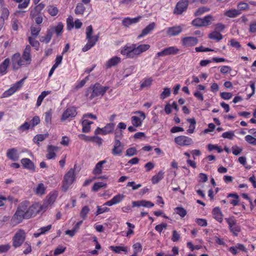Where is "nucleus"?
<instances>
[{
  "instance_id": "1",
  "label": "nucleus",
  "mask_w": 256,
  "mask_h": 256,
  "mask_svg": "<svg viewBox=\"0 0 256 256\" xmlns=\"http://www.w3.org/2000/svg\"><path fill=\"white\" fill-rule=\"evenodd\" d=\"M42 210V206L36 202L32 204L28 200L21 202L18 205L11 219V223L15 226L21 223L24 220H28L35 216Z\"/></svg>"
},
{
  "instance_id": "2",
  "label": "nucleus",
  "mask_w": 256,
  "mask_h": 256,
  "mask_svg": "<svg viewBox=\"0 0 256 256\" xmlns=\"http://www.w3.org/2000/svg\"><path fill=\"white\" fill-rule=\"evenodd\" d=\"M150 48V45L148 44H142L138 46L136 44H126L120 48V52L126 58L134 59Z\"/></svg>"
},
{
  "instance_id": "3",
  "label": "nucleus",
  "mask_w": 256,
  "mask_h": 256,
  "mask_svg": "<svg viewBox=\"0 0 256 256\" xmlns=\"http://www.w3.org/2000/svg\"><path fill=\"white\" fill-rule=\"evenodd\" d=\"M109 88L108 86H102L96 82L90 85L86 90L84 96L88 101H90L99 96H102Z\"/></svg>"
},
{
  "instance_id": "4",
  "label": "nucleus",
  "mask_w": 256,
  "mask_h": 256,
  "mask_svg": "<svg viewBox=\"0 0 256 256\" xmlns=\"http://www.w3.org/2000/svg\"><path fill=\"white\" fill-rule=\"evenodd\" d=\"M93 28L92 25H90L86 28V39L88 40V42L82 48V51L83 52H86L90 50L92 47L95 46L96 42L98 41L100 34L92 36Z\"/></svg>"
},
{
  "instance_id": "5",
  "label": "nucleus",
  "mask_w": 256,
  "mask_h": 256,
  "mask_svg": "<svg viewBox=\"0 0 256 256\" xmlns=\"http://www.w3.org/2000/svg\"><path fill=\"white\" fill-rule=\"evenodd\" d=\"M76 164H75L73 168H70L68 171L64 174L62 182V190L66 192L69 188L70 186L76 180Z\"/></svg>"
},
{
  "instance_id": "6",
  "label": "nucleus",
  "mask_w": 256,
  "mask_h": 256,
  "mask_svg": "<svg viewBox=\"0 0 256 256\" xmlns=\"http://www.w3.org/2000/svg\"><path fill=\"white\" fill-rule=\"evenodd\" d=\"M26 233L22 229H19L12 238V246L14 248L20 247L26 240Z\"/></svg>"
},
{
  "instance_id": "7",
  "label": "nucleus",
  "mask_w": 256,
  "mask_h": 256,
  "mask_svg": "<svg viewBox=\"0 0 256 256\" xmlns=\"http://www.w3.org/2000/svg\"><path fill=\"white\" fill-rule=\"evenodd\" d=\"M26 78V77L20 80L17 82H16L12 84L10 88L4 91L2 93V98H8L12 95L14 92H16L17 90H20L22 87V86L24 84V82Z\"/></svg>"
},
{
  "instance_id": "8",
  "label": "nucleus",
  "mask_w": 256,
  "mask_h": 256,
  "mask_svg": "<svg viewBox=\"0 0 256 256\" xmlns=\"http://www.w3.org/2000/svg\"><path fill=\"white\" fill-rule=\"evenodd\" d=\"M134 114H138L139 116H132L131 122L132 126L136 128H138L142 126L143 120L146 118V114L142 111H136Z\"/></svg>"
},
{
  "instance_id": "9",
  "label": "nucleus",
  "mask_w": 256,
  "mask_h": 256,
  "mask_svg": "<svg viewBox=\"0 0 256 256\" xmlns=\"http://www.w3.org/2000/svg\"><path fill=\"white\" fill-rule=\"evenodd\" d=\"M115 128V124L113 122H110L107 124L104 128H97L95 131V134H102L106 135L112 133L114 131Z\"/></svg>"
},
{
  "instance_id": "10",
  "label": "nucleus",
  "mask_w": 256,
  "mask_h": 256,
  "mask_svg": "<svg viewBox=\"0 0 256 256\" xmlns=\"http://www.w3.org/2000/svg\"><path fill=\"white\" fill-rule=\"evenodd\" d=\"M189 2L188 0H180L178 1L174 10V13L178 15L182 14L188 9Z\"/></svg>"
},
{
  "instance_id": "11",
  "label": "nucleus",
  "mask_w": 256,
  "mask_h": 256,
  "mask_svg": "<svg viewBox=\"0 0 256 256\" xmlns=\"http://www.w3.org/2000/svg\"><path fill=\"white\" fill-rule=\"evenodd\" d=\"M31 50L30 46L26 45L21 56V58L24 66L29 65L32 62Z\"/></svg>"
},
{
  "instance_id": "12",
  "label": "nucleus",
  "mask_w": 256,
  "mask_h": 256,
  "mask_svg": "<svg viewBox=\"0 0 256 256\" xmlns=\"http://www.w3.org/2000/svg\"><path fill=\"white\" fill-rule=\"evenodd\" d=\"M180 51V50L176 46H172L164 48L161 52H158L155 58H158L160 56H164L169 55H174L177 54Z\"/></svg>"
},
{
  "instance_id": "13",
  "label": "nucleus",
  "mask_w": 256,
  "mask_h": 256,
  "mask_svg": "<svg viewBox=\"0 0 256 256\" xmlns=\"http://www.w3.org/2000/svg\"><path fill=\"white\" fill-rule=\"evenodd\" d=\"M174 142L178 145L181 146H187L193 144L192 140L186 136H180L176 137Z\"/></svg>"
},
{
  "instance_id": "14",
  "label": "nucleus",
  "mask_w": 256,
  "mask_h": 256,
  "mask_svg": "<svg viewBox=\"0 0 256 256\" xmlns=\"http://www.w3.org/2000/svg\"><path fill=\"white\" fill-rule=\"evenodd\" d=\"M11 60L12 68L14 70H18L21 66H24L21 58V55L19 52L14 54L12 56Z\"/></svg>"
},
{
  "instance_id": "15",
  "label": "nucleus",
  "mask_w": 256,
  "mask_h": 256,
  "mask_svg": "<svg viewBox=\"0 0 256 256\" xmlns=\"http://www.w3.org/2000/svg\"><path fill=\"white\" fill-rule=\"evenodd\" d=\"M77 114L76 108L71 106L67 108L63 112L62 116V120H64L68 118H74Z\"/></svg>"
},
{
  "instance_id": "16",
  "label": "nucleus",
  "mask_w": 256,
  "mask_h": 256,
  "mask_svg": "<svg viewBox=\"0 0 256 256\" xmlns=\"http://www.w3.org/2000/svg\"><path fill=\"white\" fill-rule=\"evenodd\" d=\"M124 146L119 140H114V147L112 153L114 156H120L122 152Z\"/></svg>"
},
{
  "instance_id": "17",
  "label": "nucleus",
  "mask_w": 256,
  "mask_h": 256,
  "mask_svg": "<svg viewBox=\"0 0 256 256\" xmlns=\"http://www.w3.org/2000/svg\"><path fill=\"white\" fill-rule=\"evenodd\" d=\"M182 45L185 47H190L196 45L198 43L196 38L193 36H186L182 39Z\"/></svg>"
},
{
  "instance_id": "18",
  "label": "nucleus",
  "mask_w": 256,
  "mask_h": 256,
  "mask_svg": "<svg viewBox=\"0 0 256 256\" xmlns=\"http://www.w3.org/2000/svg\"><path fill=\"white\" fill-rule=\"evenodd\" d=\"M124 198V196L123 194H118L114 196L110 200L106 202L104 206H112L114 204H119Z\"/></svg>"
},
{
  "instance_id": "19",
  "label": "nucleus",
  "mask_w": 256,
  "mask_h": 256,
  "mask_svg": "<svg viewBox=\"0 0 256 256\" xmlns=\"http://www.w3.org/2000/svg\"><path fill=\"white\" fill-rule=\"evenodd\" d=\"M6 156L12 161H17L19 158V154L16 148H11L7 150Z\"/></svg>"
},
{
  "instance_id": "20",
  "label": "nucleus",
  "mask_w": 256,
  "mask_h": 256,
  "mask_svg": "<svg viewBox=\"0 0 256 256\" xmlns=\"http://www.w3.org/2000/svg\"><path fill=\"white\" fill-rule=\"evenodd\" d=\"M156 26V23L154 22L150 24L142 30L141 33L138 36V38L140 39L150 33L154 29Z\"/></svg>"
},
{
  "instance_id": "21",
  "label": "nucleus",
  "mask_w": 256,
  "mask_h": 256,
  "mask_svg": "<svg viewBox=\"0 0 256 256\" xmlns=\"http://www.w3.org/2000/svg\"><path fill=\"white\" fill-rule=\"evenodd\" d=\"M142 16H138L134 18L130 17L125 18L122 20V24L125 27H128L132 24L138 23L141 19Z\"/></svg>"
},
{
  "instance_id": "22",
  "label": "nucleus",
  "mask_w": 256,
  "mask_h": 256,
  "mask_svg": "<svg viewBox=\"0 0 256 256\" xmlns=\"http://www.w3.org/2000/svg\"><path fill=\"white\" fill-rule=\"evenodd\" d=\"M21 163L24 168L32 172L35 171V166L34 162L28 158H24L21 160Z\"/></svg>"
},
{
  "instance_id": "23",
  "label": "nucleus",
  "mask_w": 256,
  "mask_h": 256,
  "mask_svg": "<svg viewBox=\"0 0 256 256\" xmlns=\"http://www.w3.org/2000/svg\"><path fill=\"white\" fill-rule=\"evenodd\" d=\"M132 207L143 206L146 208H152L154 206V204L152 202L146 200H141L138 201H134L132 202Z\"/></svg>"
},
{
  "instance_id": "24",
  "label": "nucleus",
  "mask_w": 256,
  "mask_h": 256,
  "mask_svg": "<svg viewBox=\"0 0 256 256\" xmlns=\"http://www.w3.org/2000/svg\"><path fill=\"white\" fill-rule=\"evenodd\" d=\"M182 28L180 26H174L166 29V34L169 36H178L182 32Z\"/></svg>"
},
{
  "instance_id": "25",
  "label": "nucleus",
  "mask_w": 256,
  "mask_h": 256,
  "mask_svg": "<svg viewBox=\"0 0 256 256\" xmlns=\"http://www.w3.org/2000/svg\"><path fill=\"white\" fill-rule=\"evenodd\" d=\"M213 218L218 222L222 223L223 221V214L219 207L214 208L212 211Z\"/></svg>"
},
{
  "instance_id": "26",
  "label": "nucleus",
  "mask_w": 256,
  "mask_h": 256,
  "mask_svg": "<svg viewBox=\"0 0 256 256\" xmlns=\"http://www.w3.org/2000/svg\"><path fill=\"white\" fill-rule=\"evenodd\" d=\"M58 150V148L52 145H48L47 148L48 154L46 158L48 160L54 158L56 156V152Z\"/></svg>"
},
{
  "instance_id": "27",
  "label": "nucleus",
  "mask_w": 256,
  "mask_h": 256,
  "mask_svg": "<svg viewBox=\"0 0 256 256\" xmlns=\"http://www.w3.org/2000/svg\"><path fill=\"white\" fill-rule=\"evenodd\" d=\"M121 62L120 58L114 56L110 58L105 64V66L106 68H110L112 66H116L118 64Z\"/></svg>"
},
{
  "instance_id": "28",
  "label": "nucleus",
  "mask_w": 256,
  "mask_h": 256,
  "mask_svg": "<svg viewBox=\"0 0 256 256\" xmlns=\"http://www.w3.org/2000/svg\"><path fill=\"white\" fill-rule=\"evenodd\" d=\"M45 5L40 3L36 5L33 10L30 11V16L31 18H34L38 14H40L41 11L44 8Z\"/></svg>"
},
{
  "instance_id": "29",
  "label": "nucleus",
  "mask_w": 256,
  "mask_h": 256,
  "mask_svg": "<svg viewBox=\"0 0 256 256\" xmlns=\"http://www.w3.org/2000/svg\"><path fill=\"white\" fill-rule=\"evenodd\" d=\"M106 162V160H100L98 162L95 166L93 170L92 174L95 175H99L102 172V169L103 168V165Z\"/></svg>"
},
{
  "instance_id": "30",
  "label": "nucleus",
  "mask_w": 256,
  "mask_h": 256,
  "mask_svg": "<svg viewBox=\"0 0 256 256\" xmlns=\"http://www.w3.org/2000/svg\"><path fill=\"white\" fill-rule=\"evenodd\" d=\"M10 59L6 58L0 64V76H4L7 73V69L10 65Z\"/></svg>"
},
{
  "instance_id": "31",
  "label": "nucleus",
  "mask_w": 256,
  "mask_h": 256,
  "mask_svg": "<svg viewBox=\"0 0 256 256\" xmlns=\"http://www.w3.org/2000/svg\"><path fill=\"white\" fill-rule=\"evenodd\" d=\"M227 198H232V200H230V203L233 206H238L240 202V198L238 195L236 193H230L227 196Z\"/></svg>"
},
{
  "instance_id": "32",
  "label": "nucleus",
  "mask_w": 256,
  "mask_h": 256,
  "mask_svg": "<svg viewBox=\"0 0 256 256\" xmlns=\"http://www.w3.org/2000/svg\"><path fill=\"white\" fill-rule=\"evenodd\" d=\"M53 30L54 33H56L58 36H60L63 32L64 24L62 22H60L56 26L50 27Z\"/></svg>"
},
{
  "instance_id": "33",
  "label": "nucleus",
  "mask_w": 256,
  "mask_h": 256,
  "mask_svg": "<svg viewBox=\"0 0 256 256\" xmlns=\"http://www.w3.org/2000/svg\"><path fill=\"white\" fill-rule=\"evenodd\" d=\"M110 249L116 254H120L121 252L126 253L128 252V248L126 246H110Z\"/></svg>"
},
{
  "instance_id": "34",
  "label": "nucleus",
  "mask_w": 256,
  "mask_h": 256,
  "mask_svg": "<svg viewBox=\"0 0 256 256\" xmlns=\"http://www.w3.org/2000/svg\"><path fill=\"white\" fill-rule=\"evenodd\" d=\"M241 14V12L236 9H231L226 10L224 15L230 18H234L237 17Z\"/></svg>"
},
{
  "instance_id": "35",
  "label": "nucleus",
  "mask_w": 256,
  "mask_h": 256,
  "mask_svg": "<svg viewBox=\"0 0 256 256\" xmlns=\"http://www.w3.org/2000/svg\"><path fill=\"white\" fill-rule=\"evenodd\" d=\"M153 80L152 78H145L140 82V88L141 90L144 88H149L151 86Z\"/></svg>"
},
{
  "instance_id": "36",
  "label": "nucleus",
  "mask_w": 256,
  "mask_h": 256,
  "mask_svg": "<svg viewBox=\"0 0 256 256\" xmlns=\"http://www.w3.org/2000/svg\"><path fill=\"white\" fill-rule=\"evenodd\" d=\"M48 134L46 133L44 134H38L34 136L33 138L34 142L38 145H39L40 142H42L46 138L48 137Z\"/></svg>"
},
{
  "instance_id": "37",
  "label": "nucleus",
  "mask_w": 256,
  "mask_h": 256,
  "mask_svg": "<svg viewBox=\"0 0 256 256\" xmlns=\"http://www.w3.org/2000/svg\"><path fill=\"white\" fill-rule=\"evenodd\" d=\"M50 93L51 91L50 90H44L42 92L38 98L36 106L37 107L40 106L41 105L44 98Z\"/></svg>"
},
{
  "instance_id": "38",
  "label": "nucleus",
  "mask_w": 256,
  "mask_h": 256,
  "mask_svg": "<svg viewBox=\"0 0 256 256\" xmlns=\"http://www.w3.org/2000/svg\"><path fill=\"white\" fill-rule=\"evenodd\" d=\"M164 172L162 170H160L157 174L154 175L152 178V182L153 184H158L164 178Z\"/></svg>"
},
{
  "instance_id": "39",
  "label": "nucleus",
  "mask_w": 256,
  "mask_h": 256,
  "mask_svg": "<svg viewBox=\"0 0 256 256\" xmlns=\"http://www.w3.org/2000/svg\"><path fill=\"white\" fill-rule=\"evenodd\" d=\"M93 124L92 122H91L88 120H84L82 122V131L84 132H88L90 130V124Z\"/></svg>"
},
{
  "instance_id": "40",
  "label": "nucleus",
  "mask_w": 256,
  "mask_h": 256,
  "mask_svg": "<svg viewBox=\"0 0 256 256\" xmlns=\"http://www.w3.org/2000/svg\"><path fill=\"white\" fill-rule=\"evenodd\" d=\"M46 10L49 14L52 16H56L59 12L58 8L53 5L48 6L46 8Z\"/></svg>"
},
{
  "instance_id": "41",
  "label": "nucleus",
  "mask_w": 256,
  "mask_h": 256,
  "mask_svg": "<svg viewBox=\"0 0 256 256\" xmlns=\"http://www.w3.org/2000/svg\"><path fill=\"white\" fill-rule=\"evenodd\" d=\"M86 10L84 4L78 3L74 10V12L76 15H82Z\"/></svg>"
},
{
  "instance_id": "42",
  "label": "nucleus",
  "mask_w": 256,
  "mask_h": 256,
  "mask_svg": "<svg viewBox=\"0 0 256 256\" xmlns=\"http://www.w3.org/2000/svg\"><path fill=\"white\" fill-rule=\"evenodd\" d=\"M46 187L44 184L40 183L34 189L35 193L38 195L42 196L45 194Z\"/></svg>"
},
{
  "instance_id": "43",
  "label": "nucleus",
  "mask_w": 256,
  "mask_h": 256,
  "mask_svg": "<svg viewBox=\"0 0 256 256\" xmlns=\"http://www.w3.org/2000/svg\"><path fill=\"white\" fill-rule=\"evenodd\" d=\"M58 196V192L53 191L50 192L47 196V201L49 204H53Z\"/></svg>"
},
{
  "instance_id": "44",
  "label": "nucleus",
  "mask_w": 256,
  "mask_h": 256,
  "mask_svg": "<svg viewBox=\"0 0 256 256\" xmlns=\"http://www.w3.org/2000/svg\"><path fill=\"white\" fill-rule=\"evenodd\" d=\"M202 20L203 26H206L210 24L214 20V18L212 15L208 14L202 18Z\"/></svg>"
},
{
  "instance_id": "45",
  "label": "nucleus",
  "mask_w": 256,
  "mask_h": 256,
  "mask_svg": "<svg viewBox=\"0 0 256 256\" xmlns=\"http://www.w3.org/2000/svg\"><path fill=\"white\" fill-rule=\"evenodd\" d=\"M208 38L210 39L219 41L223 38V36L220 32L214 31L208 34Z\"/></svg>"
},
{
  "instance_id": "46",
  "label": "nucleus",
  "mask_w": 256,
  "mask_h": 256,
  "mask_svg": "<svg viewBox=\"0 0 256 256\" xmlns=\"http://www.w3.org/2000/svg\"><path fill=\"white\" fill-rule=\"evenodd\" d=\"M30 30L32 34L31 36L37 38L41 30V28L40 26H32L30 28Z\"/></svg>"
},
{
  "instance_id": "47",
  "label": "nucleus",
  "mask_w": 256,
  "mask_h": 256,
  "mask_svg": "<svg viewBox=\"0 0 256 256\" xmlns=\"http://www.w3.org/2000/svg\"><path fill=\"white\" fill-rule=\"evenodd\" d=\"M0 10L1 14L0 16V19L3 20H8L10 15V12L8 8L2 7Z\"/></svg>"
},
{
  "instance_id": "48",
  "label": "nucleus",
  "mask_w": 256,
  "mask_h": 256,
  "mask_svg": "<svg viewBox=\"0 0 256 256\" xmlns=\"http://www.w3.org/2000/svg\"><path fill=\"white\" fill-rule=\"evenodd\" d=\"M36 38L29 36L28 38V42L31 46L34 47L36 50H38L40 46L39 42L36 40Z\"/></svg>"
},
{
  "instance_id": "49",
  "label": "nucleus",
  "mask_w": 256,
  "mask_h": 256,
  "mask_svg": "<svg viewBox=\"0 0 256 256\" xmlns=\"http://www.w3.org/2000/svg\"><path fill=\"white\" fill-rule=\"evenodd\" d=\"M17 3H19L18 5V8H26L30 4V0H13Z\"/></svg>"
},
{
  "instance_id": "50",
  "label": "nucleus",
  "mask_w": 256,
  "mask_h": 256,
  "mask_svg": "<svg viewBox=\"0 0 256 256\" xmlns=\"http://www.w3.org/2000/svg\"><path fill=\"white\" fill-rule=\"evenodd\" d=\"M187 120L190 123L188 129L187 130V132L188 134H192L194 132L195 129V125L196 122L194 118H188Z\"/></svg>"
},
{
  "instance_id": "51",
  "label": "nucleus",
  "mask_w": 256,
  "mask_h": 256,
  "mask_svg": "<svg viewBox=\"0 0 256 256\" xmlns=\"http://www.w3.org/2000/svg\"><path fill=\"white\" fill-rule=\"evenodd\" d=\"M106 184L104 182H95L92 186V190L94 192L98 191L101 188H106Z\"/></svg>"
},
{
  "instance_id": "52",
  "label": "nucleus",
  "mask_w": 256,
  "mask_h": 256,
  "mask_svg": "<svg viewBox=\"0 0 256 256\" xmlns=\"http://www.w3.org/2000/svg\"><path fill=\"white\" fill-rule=\"evenodd\" d=\"M66 28L68 30H71L74 27V18L72 16H69L66 18Z\"/></svg>"
},
{
  "instance_id": "53",
  "label": "nucleus",
  "mask_w": 256,
  "mask_h": 256,
  "mask_svg": "<svg viewBox=\"0 0 256 256\" xmlns=\"http://www.w3.org/2000/svg\"><path fill=\"white\" fill-rule=\"evenodd\" d=\"M171 94V90L170 88H164L163 89V92L160 94V98L161 100H163L166 98L170 96Z\"/></svg>"
},
{
  "instance_id": "54",
  "label": "nucleus",
  "mask_w": 256,
  "mask_h": 256,
  "mask_svg": "<svg viewBox=\"0 0 256 256\" xmlns=\"http://www.w3.org/2000/svg\"><path fill=\"white\" fill-rule=\"evenodd\" d=\"M90 210L88 206H84L82 208V209L80 212V218H82L83 220L86 219L87 216L88 214L90 212Z\"/></svg>"
},
{
  "instance_id": "55",
  "label": "nucleus",
  "mask_w": 256,
  "mask_h": 256,
  "mask_svg": "<svg viewBox=\"0 0 256 256\" xmlns=\"http://www.w3.org/2000/svg\"><path fill=\"white\" fill-rule=\"evenodd\" d=\"M44 121L46 124H51L52 122V112L51 110H48L44 114Z\"/></svg>"
},
{
  "instance_id": "56",
  "label": "nucleus",
  "mask_w": 256,
  "mask_h": 256,
  "mask_svg": "<svg viewBox=\"0 0 256 256\" xmlns=\"http://www.w3.org/2000/svg\"><path fill=\"white\" fill-rule=\"evenodd\" d=\"M238 10L240 12L242 10H246L249 9V6L248 4L240 2H238L237 4Z\"/></svg>"
},
{
  "instance_id": "57",
  "label": "nucleus",
  "mask_w": 256,
  "mask_h": 256,
  "mask_svg": "<svg viewBox=\"0 0 256 256\" xmlns=\"http://www.w3.org/2000/svg\"><path fill=\"white\" fill-rule=\"evenodd\" d=\"M225 220L228 225L229 228L236 224V221L234 216H231L228 218H226Z\"/></svg>"
},
{
  "instance_id": "58",
  "label": "nucleus",
  "mask_w": 256,
  "mask_h": 256,
  "mask_svg": "<svg viewBox=\"0 0 256 256\" xmlns=\"http://www.w3.org/2000/svg\"><path fill=\"white\" fill-rule=\"evenodd\" d=\"M210 9L207 7H201L198 8L194 12L195 16H199L204 14V12L210 11Z\"/></svg>"
},
{
  "instance_id": "59",
  "label": "nucleus",
  "mask_w": 256,
  "mask_h": 256,
  "mask_svg": "<svg viewBox=\"0 0 256 256\" xmlns=\"http://www.w3.org/2000/svg\"><path fill=\"white\" fill-rule=\"evenodd\" d=\"M245 140L249 144L256 146V138L251 135H246L244 137Z\"/></svg>"
},
{
  "instance_id": "60",
  "label": "nucleus",
  "mask_w": 256,
  "mask_h": 256,
  "mask_svg": "<svg viewBox=\"0 0 256 256\" xmlns=\"http://www.w3.org/2000/svg\"><path fill=\"white\" fill-rule=\"evenodd\" d=\"M40 122V118L38 116H34L30 122L31 128H32Z\"/></svg>"
},
{
  "instance_id": "61",
  "label": "nucleus",
  "mask_w": 256,
  "mask_h": 256,
  "mask_svg": "<svg viewBox=\"0 0 256 256\" xmlns=\"http://www.w3.org/2000/svg\"><path fill=\"white\" fill-rule=\"evenodd\" d=\"M222 136L224 138L232 140L234 136V133L232 130H229L222 133Z\"/></svg>"
},
{
  "instance_id": "62",
  "label": "nucleus",
  "mask_w": 256,
  "mask_h": 256,
  "mask_svg": "<svg viewBox=\"0 0 256 256\" xmlns=\"http://www.w3.org/2000/svg\"><path fill=\"white\" fill-rule=\"evenodd\" d=\"M176 213L182 218L184 217L187 214L186 210L184 208L182 207L176 208Z\"/></svg>"
},
{
  "instance_id": "63",
  "label": "nucleus",
  "mask_w": 256,
  "mask_h": 256,
  "mask_svg": "<svg viewBox=\"0 0 256 256\" xmlns=\"http://www.w3.org/2000/svg\"><path fill=\"white\" fill-rule=\"evenodd\" d=\"M230 232L232 233V234L235 236H237L238 234V233L240 232L241 229L240 226L236 224V226H232V228H229Z\"/></svg>"
},
{
  "instance_id": "64",
  "label": "nucleus",
  "mask_w": 256,
  "mask_h": 256,
  "mask_svg": "<svg viewBox=\"0 0 256 256\" xmlns=\"http://www.w3.org/2000/svg\"><path fill=\"white\" fill-rule=\"evenodd\" d=\"M248 30L250 34H256V20L250 22Z\"/></svg>"
}]
</instances>
